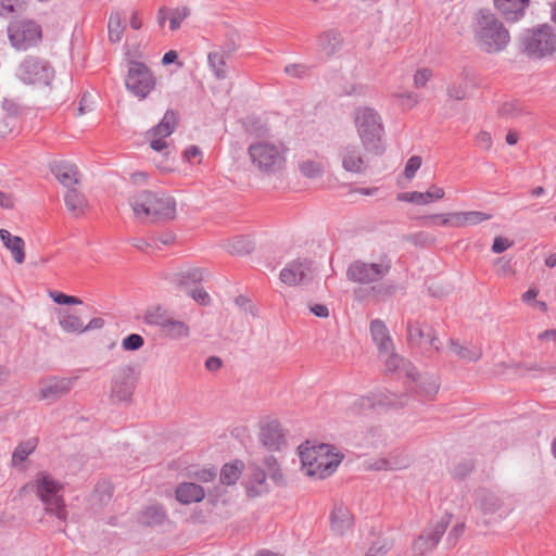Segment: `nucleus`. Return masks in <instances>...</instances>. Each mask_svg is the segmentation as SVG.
<instances>
[{"label": "nucleus", "instance_id": "1", "mask_svg": "<svg viewBox=\"0 0 556 556\" xmlns=\"http://www.w3.org/2000/svg\"><path fill=\"white\" fill-rule=\"evenodd\" d=\"M475 39L488 53L503 51L509 43L510 36L503 23L489 10H479L475 17Z\"/></svg>", "mask_w": 556, "mask_h": 556}, {"label": "nucleus", "instance_id": "2", "mask_svg": "<svg viewBox=\"0 0 556 556\" xmlns=\"http://www.w3.org/2000/svg\"><path fill=\"white\" fill-rule=\"evenodd\" d=\"M135 216L140 220H167L176 216V201L163 191H141L131 202Z\"/></svg>", "mask_w": 556, "mask_h": 556}, {"label": "nucleus", "instance_id": "3", "mask_svg": "<svg viewBox=\"0 0 556 556\" xmlns=\"http://www.w3.org/2000/svg\"><path fill=\"white\" fill-rule=\"evenodd\" d=\"M302 470L308 477L325 479L331 476L342 460V456L333 453L328 444L314 445L312 447L301 445L299 447Z\"/></svg>", "mask_w": 556, "mask_h": 556}, {"label": "nucleus", "instance_id": "4", "mask_svg": "<svg viewBox=\"0 0 556 556\" xmlns=\"http://www.w3.org/2000/svg\"><path fill=\"white\" fill-rule=\"evenodd\" d=\"M248 153L253 166L270 175L285 166L287 149L281 142L261 139L249 146Z\"/></svg>", "mask_w": 556, "mask_h": 556}, {"label": "nucleus", "instance_id": "5", "mask_svg": "<svg viewBox=\"0 0 556 556\" xmlns=\"http://www.w3.org/2000/svg\"><path fill=\"white\" fill-rule=\"evenodd\" d=\"M354 122L364 148L377 154L381 153L384 129L379 113L372 108H357Z\"/></svg>", "mask_w": 556, "mask_h": 556}, {"label": "nucleus", "instance_id": "6", "mask_svg": "<svg viewBox=\"0 0 556 556\" xmlns=\"http://www.w3.org/2000/svg\"><path fill=\"white\" fill-rule=\"evenodd\" d=\"M35 489L45 505L46 511L54 515L59 520L65 521L67 511L61 495L62 484L50 475L39 472L35 478Z\"/></svg>", "mask_w": 556, "mask_h": 556}, {"label": "nucleus", "instance_id": "7", "mask_svg": "<svg viewBox=\"0 0 556 556\" xmlns=\"http://www.w3.org/2000/svg\"><path fill=\"white\" fill-rule=\"evenodd\" d=\"M521 45L530 58L542 59L552 55L556 50V34L549 25L543 24L527 29L521 35Z\"/></svg>", "mask_w": 556, "mask_h": 556}, {"label": "nucleus", "instance_id": "8", "mask_svg": "<svg viewBox=\"0 0 556 556\" xmlns=\"http://www.w3.org/2000/svg\"><path fill=\"white\" fill-rule=\"evenodd\" d=\"M11 45L17 50H27L41 39V28L34 21H14L8 27Z\"/></svg>", "mask_w": 556, "mask_h": 556}, {"label": "nucleus", "instance_id": "9", "mask_svg": "<svg viewBox=\"0 0 556 556\" xmlns=\"http://www.w3.org/2000/svg\"><path fill=\"white\" fill-rule=\"evenodd\" d=\"M126 88L139 99H144L155 87L151 70L143 63L132 62L125 79Z\"/></svg>", "mask_w": 556, "mask_h": 556}, {"label": "nucleus", "instance_id": "10", "mask_svg": "<svg viewBox=\"0 0 556 556\" xmlns=\"http://www.w3.org/2000/svg\"><path fill=\"white\" fill-rule=\"evenodd\" d=\"M16 75L25 84L49 85L54 71L46 61L28 56L20 64Z\"/></svg>", "mask_w": 556, "mask_h": 556}, {"label": "nucleus", "instance_id": "11", "mask_svg": "<svg viewBox=\"0 0 556 556\" xmlns=\"http://www.w3.org/2000/svg\"><path fill=\"white\" fill-rule=\"evenodd\" d=\"M389 263H365L362 261L353 262L346 271L351 281L358 283H370L383 278L390 271Z\"/></svg>", "mask_w": 556, "mask_h": 556}, {"label": "nucleus", "instance_id": "12", "mask_svg": "<svg viewBox=\"0 0 556 556\" xmlns=\"http://www.w3.org/2000/svg\"><path fill=\"white\" fill-rule=\"evenodd\" d=\"M407 403V395H397L390 392H376L362 396L354 402V409L357 413H366L370 409L384 407H401Z\"/></svg>", "mask_w": 556, "mask_h": 556}, {"label": "nucleus", "instance_id": "13", "mask_svg": "<svg viewBox=\"0 0 556 556\" xmlns=\"http://www.w3.org/2000/svg\"><path fill=\"white\" fill-rule=\"evenodd\" d=\"M407 338L412 346L422 349L425 352L430 349L439 352L442 348L433 329L427 324L409 323L407 325Z\"/></svg>", "mask_w": 556, "mask_h": 556}, {"label": "nucleus", "instance_id": "14", "mask_svg": "<svg viewBox=\"0 0 556 556\" xmlns=\"http://www.w3.org/2000/svg\"><path fill=\"white\" fill-rule=\"evenodd\" d=\"M313 277L312 263L307 260L289 262L279 274V279L288 286H298L309 281Z\"/></svg>", "mask_w": 556, "mask_h": 556}, {"label": "nucleus", "instance_id": "15", "mask_svg": "<svg viewBox=\"0 0 556 556\" xmlns=\"http://www.w3.org/2000/svg\"><path fill=\"white\" fill-rule=\"evenodd\" d=\"M450 523V516H444L430 529L426 530L414 541V549L424 553L438 545Z\"/></svg>", "mask_w": 556, "mask_h": 556}, {"label": "nucleus", "instance_id": "16", "mask_svg": "<svg viewBox=\"0 0 556 556\" xmlns=\"http://www.w3.org/2000/svg\"><path fill=\"white\" fill-rule=\"evenodd\" d=\"M74 381L73 378L58 377L45 380L40 387V399L50 402L56 401L72 390Z\"/></svg>", "mask_w": 556, "mask_h": 556}, {"label": "nucleus", "instance_id": "17", "mask_svg": "<svg viewBox=\"0 0 556 556\" xmlns=\"http://www.w3.org/2000/svg\"><path fill=\"white\" fill-rule=\"evenodd\" d=\"M260 440L270 451H277L285 442L280 424L275 420H266L261 426Z\"/></svg>", "mask_w": 556, "mask_h": 556}, {"label": "nucleus", "instance_id": "18", "mask_svg": "<svg viewBox=\"0 0 556 556\" xmlns=\"http://www.w3.org/2000/svg\"><path fill=\"white\" fill-rule=\"evenodd\" d=\"M235 48L229 46H219L214 48L207 54V63L216 79L227 77L226 60L230 56Z\"/></svg>", "mask_w": 556, "mask_h": 556}, {"label": "nucleus", "instance_id": "19", "mask_svg": "<svg viewBox=\"0 0 556 556\" xmlns=\"http://www.w3.org/2000/svg\"><path fill=\"white\" fill-rule=\"evenodd\" d=\"M266 478L267 475L264 469L256 465H251L245 480L248 495L254 497L267 492L268 485L266 483Z\"/></svg>", "mask_w": 556, "mask_h": 556}, {"label": "nucleus", "instance_id": "20", "mask_svg": "<svg viewBox=\"0 0 556 556\" xmlns=\"http://www.w3.org/2000/svg\"><path fill=\"white\" fill-rule=\"evenodd\" d=\"M176 500L182 505L200 503L205 497L204 489L193 482H181L175 490Z\"/></svg>", "mask_w": 556, "mask_h": 556}, {"label": "nucleus", "instance_id": "21", "mask_svg": "<svg viewBox=\"0 0 556 556\" xmlns=\"http://www.w3.org/2000/svg\"><path fill=\"white\" fill-rule=\"evenodd\" d=\"M370 333L374 342L378 346L379 354H389L394 350L389 330L382 320H371Z\"/></svg>", "mask_w": 556, "mask_h": 556}, {"label": "nucleus", "instance_id": "22", "mask_svg": "<svg viewBox=\"0 0 556 556\" xmlns=\"http://www.w3.org/2000/svg\"><path fill=\"white\" fill-rule=\"evenodd\" d=\"M331 530L338 535H344L353 525L349 508L342 503L336 504L330 516Z\"/></svg>", "mask_w": 556, "mask_h": 556}, {"label": "nucleus", "instance_id": "23", "mask_svg": "<svg viewBox=\"0 0 556 556\" xmlns=\"http://www.w3.org/2000/svg\"><path fill=\"white\" fill-rule=\"evenodd\" d=\"M528 4L529 0H494L495 8L508 22L520 20Z\"/></svg>", "mask_w": 556, "mask_h": 556}, {"label": "nucleus", "instance_id": "24", "mask_svg": "<svg viewBox=\"0 0 556 556\" xmlns=\"http://www.w3.org/2000/svg\"><path fill=\"white\" fill-rule=\"evenodd\" d=\"M444 197V190L440 187L432 186L426 192H402L397 194V200L409 202L417 205H426Z\"/></svg>", "mask_w": 556, "mask_h": 556}, {"label": "nucleus", "instance_id": "25", "mask_svg": "<svg viewBox=\"0 0 556 556\" xmlns=\"http://www.w3.org/2000/svg\"><path fill=\"white\" fill-rule=\"evenodd\" d=\"M51 172L67 189L73 188L79 181L77 167L70 162L61 161L54 163L51 167Z\"/></svg>", "mask_w": 556, "mask_h": 556}, {"label": "nucleus", "instance_id": "26", "mask_svg": "<svg viewBox=\"0 0 556 556\" xmlns=\"http://www.w3.org/2000/svg\"><path fill=\"white\" fill-rule=\"evenodd\" d=\"M167 520V513L160 504L146 506L138 516V522L147 527L161 526Z\"/></svg>", "mask_w": 556, "mask_h": 556}, {"label": "nucleus", "instance_id": "27", "mask_svg": "<svg viewBox=\"0 0 556 556\" xmlns=\"http://www.w3.org/2000/svg\"><path fill=\"white\" fill-rule=\"evenodd\" d=\"M0 239L3 245L12 253L14 261L22 264L25 261V243L18 236H13L7 229L0 230Z\"/></svg>", "mask_w": 556, "mask_h": 556}, {"label": "nucleus", "instance_id": "28", "mask_svg": "<svg viewBox=\"0 0 556 556\" xmlns=\"http://www.w3.org/2000/svg\"><path fill=\"white\" fill-rule=\"evenodd\" d=\"M343 168L351 173H361L364 168V161L359 149L355 146H346L341 152Z\"/></svg>", "mask_w": 556, "mask_h": 556}, {"label": "nucleus", "instance_id": "29", "mask_svg": "<svg viewBox=\"0 0 556 556\" xmlns=\"http://www.w3.org/2000/svg\"><path fill=\"white\" fill-rule=\"evenodd\" d=\"M177 127V116L173 110H167L161 119L149 132V137L167 138Z\"/></svg>", "mask_w": 556, "mask_h": 556}, {"label": "nucleus", "instance_id": "30", "mask_svg": "<svg viewBox=\"0 0 556 556\" xmlns=\"http://www.w3.org/2000/svg\"><path fill=\"white\" fill-rule=\"evenodd\" d=\"M408 376L416 382V393L426 401L434 399L439 391V383L434 377H419L416 379L413 374Z\"/></svg>", "mask_w": 556, "mask_h": 556}, {"label": "nucleus", "instance_id": "31", "mask_svg": "<svg viewBox=\"0 0 556 556\" xmlns=\"http://www.w3.org/2000/svg\"><path fill=\"white\" fill-rule=\"evenodd\" d=\"M134 391V383L129 372H123L113 382L112 395L118 401H128Z\"/></svg>", "mask_w": 556, "mask_h": 556}, {"label": "nucleus", "instance_id": "32", "mask_svg": "<svg viewBox=\"0 0 556 556\" xmlns=\"http://www.w3.org/2000/svg\"><path fill=\"white\" fill-rule=\"evenodd\" d=\"M318 49L327 56L333 55L339 51L342 38L341 35L334 30H327L318 37Z\"/></svg>", "mask_w": 556, "mask_h": 556}, {"label": "nucleus", "instance_id": "33", "mask_svg": "<svg viewBox=\"0 0 556 556\" xmlns=\"http://www.w3.org/2000/svg\"><path fill=\"white\" fill-rule=\"evenodd\" d=\"M126 29V18L121 12H112L108 21L109 40L113 43L119 42Z\"/></svg>", "mask_w": 556, "mask_h": 556}, {"label": "nucleus", "instance_id": "34", "mask_svg": "<svg viewBox=\"0 0 556 556\" xmlns=\"http://www.w3.org/2000/svg\"><path fill=\"white\" fill-rule=\"evenodd\" d=\"M451 351L466 362H477L482 356V351L477 345H462L454 339L448 340Z\"/></svg>", "mask_w": 556, "mask_h": 556}, {"label": "nucleus", "instance_id": "35", "mask_svg": "<svg viewBox=\"0 0 556 556\" xmlns=\"http://www.w3.org/2000/svg\"><path fill=\"white\" fill-rule=\"evenodd\" d=\"M491 218V215L480 211L455 212L454 228L475 226Z\"/></svg>", "mask_w": 556, "mask_h": 556}, {"label": "nucleus", "instance_id": "36", "mask_svg": "<svg viewBox=\"0 0 556 556\" xmlns=\"http://www.w3.org/2000/svg\"><path fill=\"white\" fill-rule=\"evenodd\" d=\"M64 201L67 210L74 216H80L85 212L86 199L85 197L74 187L68 188L64 194Z\"/></svg>", "mask_w": 556, "mask_h": 556}, {"label": "nucleus", "instance_id": "37", "mask_svg": "<svg viewBox=\"0 0 556 556\" xmlns=\"http://www.w3.org/2000/svg\"><path fill=\"white\" fill-rule=\"evenodd\" d=\"M202 280L203 270L195 267L181 268L173 275V281L179 286L195 285Z\"/></svg>", "mask_w": 556, "mask_h": 556}, {"label": "nucleus", "instance_id": "38", "mask_svg": "<svg viewBox=\"0 0 556 556\" xmlns=\"http://www.w3.org/2000/svg\"><path fill=\"white\" fill-rule=\"evenodd\" d=\"M172 317V314L167 309L161 306H154L147 309L144 323L150 326L160 327L163 330Z\"/></svg>", "mask_w": 556, "mask_h": 556}, {"label": "nucleus", "instance_id": "39", "mask_svg": "<svg viewBox=\"0 0 556 556\" xmlns=\"http://www.w3.org/2000/svg\"><path fill=\"white\" fill-rule=\"evenodd\" d=\"M58 319L59 325L64 332H83V321L78 316L71 314L68 311L60 309L58 312Z\"/></svg>", "mask_w": 556, "mask_h": 556}, {"label": "nucleus", "instance_id": "40", "mask_svg": "<svg viewBox=\"0 0 556 556\" xmlns=\"http://www.w3.org/2000/svg\"><path fill=\"white\" fill-rule=\"evenodd\" d=\"M528 113L527 106L519 100L506 101L498 109V114L505 118H517Z\"/></svg>", "mask_w": 556, "mask_h": 556}, {"label": "nucleus", "instance_id": "41", "mask_svg": "<svg viewBox=\"0 0 556 556\" xmlns=\"http://www.w3.org/2000/svg\"><path fill=\"white\" fill-rule=\"evenodd\" d=\"M242 468L243 464L239 460L224 465L220 470V482L227 485L235 484L240 478Z\"/></svg>", "mask_w": 556, "mask_h": 556}, {"label": "nucleus", "instance_id": "42", "mask_svg": "<svg viewBox=\"0 0 556 556\" xmlns=\"http://www.w3.org/2000/svg\"><path fill=\"white\" fill-rule=\"evenodd\" d=\"M477 504L485 514H493L501 507V500L492 492L481 491Z\"/></svg>", "mask_w": 556, "mask_h": 556}, {"label": "nucleus", "instance_id": "43", "mask_svg": "<svg viewBox=\"0 0 556 556\" xmlns=\"http://www.w3.org/2000/svg\"><path fill=\"white\" fill-rule=\"evenodd\" d=\"M36 446V439H29L20 443L12 454V465H21L35 451Z\"/></svg>", "mask_w": 556, "mask_h": 556}, {"label": "nucleus", "instance_id": "44", "mask_svg": "<svg viewBox=\"0 0 556 556\" xmlns=\"http://www.w3.org/2000/svg\"><path fill=\"white\" fill-rule=\"evenodd\" d=\"M300 173L309 179H316L323 176L325 164L319 161L306 160L299 164Z\"/></svg>", "mask_w": 556, "mask_h": 556}, {"label": "nucleus", "instance_id": "45", "mask_svg": "<svg viewBox=\"0 0 556 556\" xmlns=\"http://www.w3.org/2000/svg\"><path fill=\"white\" fill-rule=\"evenodd\" d=\"M422 226H443V227H454L455 222V212L447 214H433L429 216H425L421 219Z\"/></svg>", "mask_w": 556, "mask_h": 556}, {"label": "nucleus", "instance_id": "46", "mask_svg": "<svg viewBox=\"0 0 556 556\" xmlns=\"http://www.w3.org/2000/svg\"><path fill=\"white\" fill-rule=\"evenodd\" d=\"M163 331H165V333L173 339H180L188 337L189 327L184 321L172 317Z\"/></svg>", "mask_w": 556, "mask_h": 556}, {"label": "nucleus", "instance_id": "47", "mask_svg": "<svg viewBox=\"0 0 556 556\" xmlns=\"http://www.w3.org/2000/svg\"><path fill=\"white\" fill-rule=\"evenodd\" d=\"M469 78L464 76L462 79L452 83L447 88V96L455 100H463L467 97Z\"/></svg>", "mask_w": 556, "mask_h": 556}, {"label": "nucleus", "instance_id": "48", "mask_svg": "<svg viewBox=\"0 0 556 556\" xmlns=\"http://www.w3.org/2000/svg\"><path fill=\"white\" fill-rule=\"evenodd\" d=\"M243 126L247 132L260 137L267 134L268 129L262 121L254 116H249L244 119Z\"/></svg>", "mask_w": 556, "mask_h": 556}, {"label": "nucleus", "instance_id": "49", "mask_svg": "<svg viewBox=\"0 0 556 556\" xmlns=\"http://www.w3.org/2000/svg\"><path fill=\"white\" fill-rule=\"evenodd\" d=\"M409 464V459L407 457H404L400 460L392 457L390 459H380L376 463L375 468L377 470H400L402 468L407 467Z\"/></svg>", "mask_w": 556, "mask_h": 556}, {"label": "nucleus", "instance_id": "50", "mask_svg": "<svg viewBox=\"0 0 556 556\" xmlns=\"http://www.w3.org/2000/svg\"><path fill=\"white\" fill-rule=\"evenodd\" d=\"M190 14V10L187 7L176 8L170 12L169 27L172 30H177L182 21Z\"/></svg>", "mask_w": 556, "mask_h": 556}, {"label": "nucleus", "instance_id": "51", "mask_svg": "<svg viewBox=\"0 0 556 556\" xmlns=\"http://www.w3.org/2000/svg\"><path fill=\"white\" fill-rule=\"evenodd\" d=\"M144 344L142 336L138 333H131L125 337L122 341V348L125 351H138Z\"/></svg>", "mask_w": 556, "mask_h": 556}, {"label": "nucleus", "instance_id": "52", "mask_svg": "<svg viewBox=\"0 0 556 556\" xmlns=\"http://www.w3.org/2000/svg\"><path fill=\"white\" fill-rule=\"evenodd\" d=\"M50 298L56 303L62 305H78L81 304V300L77 296L67 295L59 291H50Z\"/></svg>", "mask_w": 556, "mask_h": 556}, {"label": "nucleus", "instance_id": "53", "mask_svg": "<svg viewBox=\"0 0 556 556\" xmlns=\"http://www.w3.org/2000/svg\"><path fill=\"white\" fill-rule=\"evenodd\" d=\"M251 250H252L251 242L243 238L236 239L229 247V251L232 254H238V255L248 254Z\"/></svg>", "mask_w": 556, "mask_h": 556}, {"label": "nucleus", "instance_id": "54", "mask_svg": "<svg viewBox=\"0 0 556 556\" xmlns=\"http://www.w3.org/2000/svg\"><path fill=\"white\" fill-rule=\"evenodd\" d=\"M130 242L136 249L140 251H146L148 248L160 249V244L152 236L149 238H134Z\"/></svg>", "mask_w": 556, "mask_h": 556}, {"label": "nucleus", "instance_id": "55", "mask_svg": "<svg viewBox=\"0 0 556 556\" xmlns=\"http://www.w3.org/2000/svg\"><path fill=\"white\" fill-rule=\"evenodd\" d=\"M25 0H0V16H8L24 4Z\"/></svg>", "mask_w": 556, "mask_h": 556}, {"label": "nucleus", "instance_id": "56", "mask_svg": "<svg viewBox=\"0 0 556 556\" xmlns=\"http://www.w3.org/2000/svg\"><path fill=\"white\" fill-rule=\"evenodd\" d=\"M309 72V67L305 64H290L285 67V73L291 77L303 78Z\"/></svg>", "mask_w": 556, "mask_h": 556}, {"label": "nucleus", "instance_id": "57", "mask_svg": "<svg viewBox=\"0 0 556 556\" xmlns=\"http://www.w3.org/2000/svg\"><path fill=\"white\" fill-rule=\"evenodd\" d=\"M420 166H421V157L420 156L414 155V156L409 157L408 161L406 162L405 169H404V174H405L406 178L412 179L415 176L416 172L420 168Z\"/></svg>", "mask_w": 556, "mask_h": 556}, {"label": "nucleus", "instance_id": "58", "mask_svg": "<svg viewBox=\"0 0 556 556\" xmlns=\"http://www.w3.org/2000/svg\"><path fill=\"white\" fill-rule=\"evenodd\" d=\"M264 465L266 466L269 476L275 481H278L281 478V473L277 464V460L274 456H267L264 459Z\"/></svg>", "mask_w": 556, "mask_h": 556}, {"label": "nucleus", "instance_id": "59", "mask_svg": "<svg viewBox=\"0 0 556 556\" xmlns=\"http://www.w3.org/2000/svg\"><path fill=\"white\" fill-rule=\"evenodd\" d=\"M380 356L386 357L384 365L388 371H394L400 367V364L403 359L396 355L393 351L389 354H380Z\"/></svg>", "mask_w": 556, "mask_h": 556}, {"label": "nucleus", "instance_id": "60", "mask_svg": "<svg viewBox=\"0 0 556 556\" xmlns=\"http://www.w3.org/2000/svg\"><path fill=\"white\" fill-rule=\"evenodd\" d=\"M432 72L429 68L418 70L414 75V85L417 88L426 86L428 80L431 78Z\"/></svg>", "mask_w": 556, "mask_h": 556}, {"label": "nucleus", "instance_id": "61", "mask_svg": "<svg viewBox=\"0 0 556 556\" xmlns=\"http://www.w3.org/2000/svg\"><path fill=\"white\" fill-rule=\"evenodd\" d=\"M390 545L386 542H375L366 553V556H384L389 551Z\"/></svg>", "mask_w": 556, "mask_h": 556}, {"label": "nucleus", "instance_id": "62", "mask_svg": "<svg viewBox=\"0 0 556 556\" xmlns=\"http://www.w3.org/2000/svg\"><path fill=\"white\" fill-rule=\"evenodd\" d=\"M477 144L483 149L489 150L492 147V137L491 134L484 130H481L476 137Z\"/></svg>", "mask_w": 556, "mask_h": 556}, {"label": "nucleus", "instance_id": "63", "mask_svg": "<svg viewBox=\"0 0 556 556\" xmlns=\"http://www.w3.org/2000/svg\"><path fill=\"white\" fill-rule=\"evenodd\" d=\"M366 92H367V87L362 84H353L342 91V93L344 96H356V97L365 96Z\"/></svg>", "mask_w": 556, "mask_h": 556}, {"label": "nucleus", "instance_id": "64", "mask_svg": "<svg viewBox=\"0 0 556 556\" xmlns=\"http://www.w3.org/2000/svg\"><path fill=\"white\" fill-rule=\"evenodd\" d=\"M192 299L201 305H206L210 302L208 293L200 288H195L191 291Z\"/></svg>", "mask_w": 556, "mask_h": 556}]
</instances>
